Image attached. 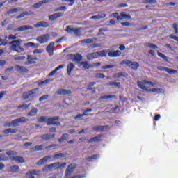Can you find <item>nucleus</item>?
Masks as SVG:
<instances>
[{
  "mask_svg": "<svg viewBox=\"0 0 178 178\" xmlns=\"http://www.w3.org/2000/svg\"><path fill=\"white\" fill-rule=\"evenodd\" d=\"M11 161H14L16 163H24V158L19 156H12L10 157Z\"/></svg>",
  "mask_w": 178,
  "mask_h": 178,
  "instance_id": "13",
  "label": "nucleus"
},
{
  "mask_svg": "<svg viewBox=\"0 0 178 178\" xmlns=\"http://www.w3.org/2000/svg\"><path fill=\"white\" fill-rule=\"evenodd\" d=\"M11 44V49L15 52H24V49L20 47V41L13 40L10 43Z\"/></svg>",
  "mask_w": 178,
  "mask_h": 178,
  "instance_id": "2",
  "label": "nucleus"
},
{
  "mask_svg": "<svg viewBox=\"0 0 178 178\" xmlns=\"http://www.w3.org/2000/svg\"><path fill=\"white\" fill-rule=\"evenodd\" d=\"M112 67H115V65H104L102 67V69H103V70H105L106 69H112Z\"/></svg>",
  "mask_w": 178,
  "mask_h": 178,
  "instance_id": "57",
  "label": "nucleus"
},
{
  "mask_svg": "<svg viewBox=\"0 0 178 178\" xmlns=\"http://www.w3.org/2000/svg\"><path fill=\"white\" fill-rule=\"evenodd\" d=\"M112 98H116V96L115 95H106V96H101L99 97V99H111Z\"/></svg>",
  "mask_w": 178,
  "mask_h": 178,
  "instance_id": "42",
  "label": "nucleus"
},
{
  "mask_svg": "<svg viewBox=\"0 0 178 178\" xmlns=\"http://www.w3.org/2000/svg\"><path fill=\"white\" fill-rule=\"evenodd\" d=\"M24 46L26 48H37V47H38V44H35L34 42H29L28 43H25Z\"/></svg>",
  "mask_w": 178,
  "mask_h": 178,
  "instance_id": "35",
  "label": "nucleus"
},
{
  "mask_svg": "<svg viewBox=\"0 0 178 178\" xmlns=\"http://www.w3.org/2000/svg\"><path fill=\"white\" fill-rule=\"evenodd\" d=\"M19 165H14L10 167V172H12L13 173H16L17 172L19 171Z\"/></svg>",
  "mask_w": 178,
  "mask_h": 178,
  "instance_id": "39",
  "label": "nucleus"
},
{
  "mask_svg": "<svg viewBox=\"0 0 178 178\" xmlns=\"http://www.w3.org/2000/svg\"><path fill=\"white\" fill-rule=\"evenodd\" d=\"M167 73H168L169 74H175V73H177V70L171 68H168Z\"/></svg>",
  "mask_w": 178,
  "mask_h": 178,
  "instance_id": "52",
  "label": "nucleus"
},
{
  "mask_svg": "<svg viewBox=\"0 0 178 178\" xmlns=\"http://www.w3.org/2000/svg\"><path fill=\"white\" fill-rule=\"evenodd\" d=\"M2 133H3V134H6V136H8V134H16V133H17V129L8 128V129H6V130L3 131Z\"/></svg>",
  "mask_w": 178,
  "mask_h": 178,
  "instance_id": "21",
  "label": "nucleus"
},
{
  "mask_svg": "<svg viewBox=\"0 0 178 178\" xmlns=\"http://www.w3.org/2000/svg\"><path fill=\"white\" fill-rule=\"evenodd\" d=\"M64 15L65 13L60 12L49 15V22H54V20H57V19H59V17H62Z\"/></svg>",
  "mask_w": 178,
  "mask_h": 178,
  "instance_id": "9",
  "label": "nucleus"
},
{
  "mask_svg": "<svg viewBox=\"0 0 178 178\" xmlns=\"http://www.w3.org/2000/svg\"><path fill=\"white\" fill-rule=\"evenodd\" d=\"M26 122H29L28 118H26V117H21L12 120V124L14 127H17V126H19V123H26Z\"/></svg>",
  "mask_w": 178,
  "mask_h": 178,
  "instance_id": "6",
  "label": "nucleus"
},
{
  "mask_svg": "<svg viewBox=\"0 0 178 178\" xmlns=\"http://www.w3.org/2000/svg\"><path fill=\"white\" fill-rule=\"evenodd\" d=\"M120 55H122V51H120V50H115L114 51H110L108 53V56H109L110 58H118L120 56Z\"/></svg>",
  "mask_w": 178,
  "mask_h": 178,
  "instance_id": "15",
  "label": "nucleus"
},
{
  "mask_svg": "<svg viewBox=\"0 0 178 178\" xmlns=\"http://www.w3.org/2000/svg\"><path fill=\"white\" fill-rule=\"evenodd\" d=\"M108 125H104V126H95L93 127V130L95 131H105V130H106V129H108Z\"/></svg>",
  "mask_w": 178,
  "mask_h": 178,
  "instance_id": "20",
  "label": "nucleus"
},
{
  "mask_svg": "<svg viewBox=\"0 0 178 178\" xmlns=\"http://www.w3.org/2000/svg\"><path fill=\"white\" fill-rule=\"evenodd\" d=\"M107 86H111V87H118V88H120V82H108Z\"/></svg>",
  "mask_w": 178,
  "mask_h": 178,
  "instance_id": "41",
  "label": "nucleus"
},
{
  "mask_svg": "<svg viewBox=\"0 0 178 178\" xmlns=\"http://www.w3.org/2000/svg\"><path fill=\"white\" fill-rule=\"evenodd\" d=\"M63 67H65V64H62L58 65V67H56L53 71H51L49 74V76H54V74H55V73H56V72H58V70H60V69H63Z\"/></svg>",
  "mask_w": 178,
  "mask_h": 178,
  "instance_id": "28",
  "label": "nucleus"
},
{
  "mask_svg": "<svg viewBox=\"0 0 178 178\" xmlns=\"http://www.w3.org/2000/svg\"><path fill=\"white\" fill-rule=\"evenodd\" d=\"M47 126H60V122H59V117L54 116L49 118L47 120Z\"/></svg>",
  "mask_w": 178,
  "mask_h": 178,
  "instance_id": "3",
  "label": "nucleus"
},
{
  "mask_svg": "<svg viewBox=\"0 0 178 178\" xmlns=\"http://www.w3.org/2000/svg\"><path fill=\"white\" fill-rule=\"evenodd\" d=\"M62 10H66V6H60L54 10V12H60Z\"/></svg>",
  "mask_w": 178,
  "mask_h": 178,
  "instance_id": "55",
  "label": "nucleus"
},
{
  "mask_svg": "<svg viewBox=\"0 0 178 178\" xmlns=\"http://www.w3.org/2000/svg\"><path fill=\"white\" fill-rule=\"evenodd\" d=\"M38 91V88L32 89L22 94V98L24 99H29V98H34L35 97V92Z\"/></svg>",
  "mask_w": 178,
  "mask_h": 178,
  "instance_id": "4",
  "label": "nucleus"
},
{
  "mask_svg": "<svg viewBox=\"0 0 178 178\" xmlns=\"http://www.w3.org/2000/svg\"><path fill=\"white\" fill-rule=\"evenodd\" d=\"M104 31H106V30H105V28H100L99 29V32L97 33V35H105Z\"/></svg>",
  "mask_w": 178,
  "mask_h": 178,
  "instance_id": "51",
  "label": "nucleus"
},
{
  "mask_svg": "<svg viewBox=\"0 0 178 178\" xmlns=\"http://www.w3.org/2000/svg\"><path fill=\"white\" fill-rule=\"evenodd\" d=\"M50 35L49 34H44L41 36H39L36 41L40 44H45V42H48L49 41Z\"/></svg>",
  "mask_w": 178,
  "mask_h": 178,
  "instance_id": "7",
  "label": "nucleus"
},
{
  "mask_svg": "<svg viewBox=\"0 0 178 178\" xmlns=\"http://www.w3.org/2000/svg\"><path fill=\"white\" fill-rule=\"evenodd\" d=\"M33 15L32 11H25L24 13H21L19 15L16 17V19L19 20V19H22L24 17V16H31Z\"/></svg>",
  "mask_w": 178,
  "mask_h": 178,
  "instance_id": "25",
  "label": "nucleus"
},
{
  "mask_svg": "<svg viewBox=\"0 0 178 178\" xmlns=\"http://www.w3.org/2000/svg\"><path fill=\"white\" fill-rule=\"evenodd\" d=\"M43 147L44 145H36L31 148V151L33 152H37V151H42Z\"/></svg>",
  "mask_w": 178,
  "mask_h": 178,
  "instance_id": "33",
  "label": "nucleus"
},
{
  "mask_svg": "<svg viewBox=\"0 0 178 178\" xmlns=\"http://www.w3.org/2000/svg\"><path fill=\"white\" fill-rule=\"evenodd\" d=\"M67 138H69V134H63L60 138H59L58 140V143H63V141H66V140H67Z\"/></svg>",
  "mask_w": 178,
  "mask_h": 178,
  "instance_id": "38",
  "label": "nucleus"
},
{
  "mask_svg": "<svg viewBox=\"0 0 178 178\" xmlns=\"http://www.w3.org/2000/svg\"><path fill=\"white\" fill-rule=\"evenodd\" d=\"M81 66H83L84 69H91V67H93V65L91 64H89L88 62L87 61L81 62Z\"/></svg>",
  "mask_w": 178,
  "mask_h": 178,
  "instance_id": "31",
  "label": "nucleus"
},
{
  "mask_svg": "<svg viewBox=\"0 0 178 178\" xmlns=\"http://www.w3.org/2000/svg\"><path fill=\"white\" fill-rule=\"evenodd\" d=\"M23 10H24V8L22 7L12 8L6 13V16H9L10 15H13V13H17V12H22Z\"/></svg>",
  "mask_w": 178,
  "mask_h": 178,
  "instance_id": "12",
  "label": "nucleus"
},
{
  "mask_svg": "<svg viewBox=\"0 0 178 178\" xmlns=\"http://www.w3.org/2000/svg\"><path fill=\"white\" fill-rule=\"evenodd\" d=\"M146 45L148 48H151V49H158V46L154 43H146Z\"/></svg>",
  "mask_w": 178,
  "mask_h": 178,
  "instance_id": "45",
  "label": "nucleus"
},
{
  "mask_svg": "<svg viewBox=\"0 0 178 178\" xmlns=\"http://www.w3.org/2000/svg\"><path fill=\"white\" fill-rule=\"evenodd\" d=\"M112 15H113V17H114V19H117L118 22H119V20H122V18L120 17V16H119V13H114Z\"/></svg>",
  "mask_w": 178,
  "mask_h": 178,
  "instance_id": "53",
  "label": "nucleus"
},
{
  "mask_svg": "<svg viewBox=\"0 0 178 178\" xmlns=\"http://www.w3.org/2000/svg\"><path fill=\"white\" fill-rule=\"evenodd\" d=\"M157 55H158V56H159V58H162L163 59V60H165V62H168L169 58H168V56H166V55H165L163 53L157 51Z\"/></svg>",
  "mask_w": 178,
  "mask_h": 178,
  "instance_id": "40",
  "label": "nucleus"
},
{
  "mask_svg": "<svg viewBox=\"0 0 178 178\" xmlns=\"http://www.w3.org/2000/svg\"><path fill=\"white\" fill-rule=\"evenodd\" d=\"M56 94L58 95H69L72 94V91L70 90H66V89H58Z\"/></svg>",
  "mask_w": 178,
  "mask_h": 178,
  "instance_id": "17",
  "label": "nucleus"
},
{
  "mask_svg": "<svg viewBox=\"0 0 178 178\" xmlns=\"http://www.w3.org/2000/svg\"><path fill=\"white\" fill-rule=\"evenodd\" d=\"M170 40H175V41H177L178 42V37L176 35H170Z\"/></svg>",
  "mask_w": 178,
  "mask_h": 178,
  "instance_id": "64",
  "label": "nucleus"
},
{
  "mask_svg": "<svg viewBox=\"0 0 178 178\" xmlns=\"http://www.w3.org/2000/svg\"><path fill=\"white\" fill-rule=\"evenodd\" d=\"M48 97H49L48 95H45L40 97L39 98L40 102H41L42 101H45V99H48Z\"/></svg>",
  "mask_w": 178,
  "mask_h": 178,
  "instance_id": "60",
  "label": "nucleus"
},
{
  "mask_svg": "<svg viewBox=\"0 0 178 178\" xmlns=\"http://www.w3.org/2000/svg\"><path fill=\"white\" fill-rule=\"evenodd\" d=\"M66 163H59L58 167H57V170L63 169V168H66Z\"/></svg>",
  "mask_w": 178,
  "mask_h": 178,
  "instance_id": "59",
  "label": "nucleus"
},
{
  "mask_svg": "<svg viewBox=\"0 0 178 178\" xmlns=\"http://www.w3.org/2000/svg\"><path fill=\"white\" fill-rule=\"evenodd\" d=\"M34 27H35V29H38L40 27L47 29V27H49V22H47L45 21H40L38 22L36 24H35Z\"/></svg>",
  "mask_w": 178,
  "mask_h": 178,
  "instance_id": "14",
  "label": "nucleus"
},
{
  "mask_svg": "<svg viewBox=\"0 0 178 178\" xmlns=\"http://www.w3.org/2000/svg\"><path fill=\"white\" fill-rule=\"evenodd\" d=\"M138 87L143 91H147V87L145 86L144 82L140 81H137Z\"/></svg>",
  "mask_w": 178,
  "mask_h": 178,
  "instance_id": "34",
  "label": "nucleus"
},
{
  "mask_svg": "<svg viewBox=\"0 0 178 178\" xmlns=\"http://www.w3.org/2000/svg\"><path fill=\"white\" fill-rule=\"evenodd\" d=\"M120 17L122 19H131V15L129 14H125L124 13H121V16Z\"/></svg>",
  "mask_w": 178,
  "mask_h": 178,
  "instance_id": "48",
  "label": "nucleus"
},
{
  "mask_svg": "<svg viewBox=\"0 0 178 178\" xmlns=\"http://www.w3.org/2000/svg\"><path fill=\"white\" fill-rule=\"evenodd\" d=\"M172 27L174 29L175 34H178V24L175 23L172 24Z\"/></svg>",
  "mask_w": 178,
  "mask_h": 178,
  "instance_id": "56",
  "label": "nucleus"
},
{
  "mask_svg": "<svg viewBox=\"0 0 178 178\" xmlns=\"http://www.w3.org/2000/svg\"><path fill=\"white\" fill-rule=\"evenodd\" d=\"M99 158V154H94L91 157L86 158V160L88 162H91V161H97V159Z\"/></svg>",
  "mask_w": 178,
  "mask_h": 178,
  "instance_id": "37",
  "label": "nucleus"
},
{
  "mask_svg": "<svg viewBox=\"0 0 178 178\" xmlns=\"http://www.w3.org/2000/svg\"><path fill=\"white\" fill-rule=\"evenodd\" d=\"M39 123H44V122H47V120H48V118L45 116H42L38 119Z\"/></svg>",
  "mask_w": 178,
  "mask_h": 178,
  "instance_id": "49",
  "label": "nucleus"
},
{
  "mask_svg": "<svg viewBox=\"0 0 178 178\" xmlns=\"http://www.w3.org/2000/svg\"><path fill=\"white\" fill-rule=\"evenodd\" d=\"M29 175V176H40L41 175V171L40 170H31L29 171L28 173H26V175Z\"/></svg>",
  "mask_w": 178,
  "mask_h": 178,
  "instance_id": "23",
  "label": "nucleus"
},
{
  "mask_svg": "<svg viewBox=\"0 0 178 178\" xmlns=\"http://www.w3.org/2000/svg\"><path fill=\"white\" fill-rule=\"evenodd\" d=\"M70 58L72 62H77V63L81 62L83 59V56L81 54L76 53L75 54H70Z\"/></svg>",
  "mask_w": 178,
  "mask_h": 178,
  "instance_id": "8",
  "label": "nucleus"
},
{
  "mask_svg": "<svg viewBox=\"0 0 178 178\" xmlns=\"http://www.w3.org/2000/svg\"><path fill=\"white\" fill-rule=\"evenodd\" d=\"M48 2H49V0H42L39 1L38 3H36L33 5L34 8H35L36 9H38V8H40V6H42V5H44V3H48Z\"/></svg>",
  "mask_w": 178,
  "mask_h": 178,
  "instance_id": "29",
  "label": "nucleus"
},
{
  "mask_svg": "<svg viewBox=\"0 0 178 178\" xmlns=\"http://www.w3.org/2000/svg\"><path fill=\"white\" fill-rule=\"evenodd\" d=\"M55 49V42H51L48 46L46 47V51L48 52L49 55L50 56H52L54 55V51Z\"/></svg>",
  "mask_w": 178,
  "mask_h": 178,
  "instance_id": "10",
  "label": "nucleus"
},
{
  "mask_svg": "<svg viewBox=\"0 0 178 178\" xmlns=\"http://www.w3.org/2000/svg\"><path fill=\"white\" fill-rule=\"evenodd\" d=\"M27 30H33V26H30L29 25H22L16 29H15V31H27Z\"/></svg>",
  "mask_w": 178,
  "mask_h": 178,
  "instance_id": "16",
  "label": "nucleus"
},
{
  "mask_svg": "<svg viewBox=\"0 0 178 178\" xmlns=\"http://www.w3.org/2000/svg\"><path fill=\"white\" fill-rule=\"evenodd\" d=\"M95 77L96 79H105V75L103 73H97Z\"/></svg>",
  "mask_w": 178,
  "mask_h": 178,
  "instance_id": "54",
  "label": "nucleus"
},
{
  "mask_svg": "<svg viewBox=\"0 0 178 178\" xmlns=\"http://www.w3.org/2000/svg\"><path fill=\"white\" fill-rule=\"evenodd\" d=\"M82 42H83V44H91V42H92V39H85Z\"/></svg>",
  "mask_w": 178,
  "mask_h": 178,
  "instance_id": "61",
  "label": "nucleus"
},
{
  "mask_svg": "<svg viewBox=\"0 0 178 178\" xmlns=\"http://www.w3.org/2000/svg\"><path fill=\"white\" fill-rule=\"evenodd\" d=\"M0 161H8V157H5V154H0ZM5 169V164L0 163V170Z\"/></svg>",
  "mask_w": 178,
  "mask_h": 178,
  "instance_id": "27",
  "label": "nucleus"
},
{
  "mask_svg": "<svg viewBox=\"0 0 178 178\" xmlns=\"http://www.w3.org/2000/svg\"><path fill=\"white\" fill-rule=\"evenodd\" d=\"M65 31L67 33H74V28L72 27V26H67Z\"/></svg>",
  "mask_w": 178,
  "mask_h": 178,
  "instance_id": "50",
  "label": "nucleus"
},
{
  "mask_svg": "<svg viewBox=\"0 0 178 178\" xmlns=\"http://www.w3.org/2000/svg\"><path fill=\"white\" fill-rule=\"evenodd\" d=\"M144 3H156V0H145Z\"/></svg>",
  "mask_w": 178,
  "mask_h": 178,
  "instance_id": "62",
  "label": "nucleus"
},
{
  "mask_svg": "<svg viewBox=\"0 0 178 178\" xmlns=\"http://www.w3.org/2000/svg\"><path fill=\"white\" fill-rule=\"evenodd\" d=\"M38 112V110L37 109V108H33L27 113V116H35Z\"/></svg>",
  "mask_w": 178,
  "mask_h": 178,
  "instance_id": "36",
  "label": "nucleus"
},
{
  "mask_svg": "<svg viewBox=\"0 0 178 178\" xmlns=\"http://www.w3.org/2000/svg\"><path fill=\"white\" fill-rule=\"evenodd\" d=\"M130 67H131L133 70H137V69L140 67V64L136 61H134V62L131 61Z\"/></svg>",
  "mask_w": 178,
  "mask_h": 178,
  "instance_id": "32",
  "label": "nucleus"
},
{
  "mask_svg": "<svg viewBox=\"0 0 178 178\" xmlns=\"http://www.w3.org/2000/svg\"><path fill=\"white\" fill-rule=\"evenodd\" d=\"M114 79H120V77H126V72H122L118 73H115L113 74Z\"/></svg>",
  "mask_w": 178,
  "mask_h": 178,
  "instance_id": "30",
  "label": "nucleus"
},
{
  "mask_svg": "<svg viewBox=\"0 0 178 178\" xmlns=\"http://www.w3.org/2000/svg\"><path fill=\"white\" fill-rule=\"evenodd\" d=\"M88 60H92V59H97L98 58L97 52L89 53L86 55Z\"/></svg>",
  "mask_w": 178,
  "mask_h": 178,
  "instance_id": "24",
  "label": "nucleus"
},
{
  "mask_svg": "<svg viewBox=\"0 0 178 178\" xmlns=\"http://www.w3.org/2000/svg\"><path fill=\"white\" fill-rule=\"evenodd\" d=\"M6 155H8V156H13L15 155H19V153L16 151H13V150H10L8 152H6Z\"/></svg>",
  "mask_w": 178,
  "mask_h": 178,
  "instance_id": "43",
  "label": "nucleus"
},
{
  "mask_svg": "<svg viewBox=\"0 0 178 178\" xmlns=\"http://www.w3.org/2000/svg\"><path fill=\"white\" fill-rule=\"evenodd\" d=\"M102 137V135H97L95 137L91 138L88 141V143L90 144L91 143H98L99 141H102L101 138Z\"/></svg>",
  "mask_w": 178,
  "mask_h": 178,
  "instance_id": "19",
  "label": "nucleus"
},
{
  "mask_svg": "<svg viewBox=\"0 0 178 178\" xmlns=\"http://www.w3.org/2000/svg\"><path fill=\"white\" fill-rule=\"evenodd\" d=\"M30 106V104L27 105V104H21L17 106L18 109H22V108H24V109H27V108H29Z\"/></svg>",
  "mask_w": 178,
  "mask_h": 178,
  "instance_id": "58",
  "label": "nucleus"
},
{
  "mask_svg": "<svg viewBox=\"0 0 178 178\" xmlns=\"http://www.w3.org/2000/svg\"><path fill=\"white\" fill-rule=\"evenodd\" d=\"M31 56L29 55L27 57L28 61L25 63V65H34L35 62L31 58Z\"/></svg>",
  "mask_w": 178,
  "mask_h": 178,
  "instance_id": "44",
  "label": "nucleus"
},
{
  "mask_svg": "<svg viewBox=\"0 0 178 178\" xmlns=\"http://www.w3.org/2000/svg\"><path fill=\"white\" fill-rule=\"evenodd\" d=\"M74 69V64L73 63H69L67 65V74H68V76H70Z\"/></svg>",
  "mask_w": 178,
  "mask_h": 178,
  "instance_id": "26",
  "label": "nucleus"
},
{
  "mask_svg": "<svg viewBox=\"0 0 178 178\" xmlns=\"http://www.w3.org/2000/svg\"><path fill=\"white\" fill-rule=\"evenodd\" d=\"M41 140H42V141H48V140H51V138H55V134H43L41 136Z\"/></svg>",
  "mask_w": 178,
  "mask_h": 178,
  "instance_id": "18",
  "label": "nucleus"
},
{
  "mask_svg": "<svg viewBox=\"0 0 178 178\" xmlns=\"http://www.w3.org/2000/svg\"><path fill=\"white\" fill-rule=\"evenodd\" d=\"M92 108H87L82 114H78L74 118L75 120H83V116H88V112H92Z\"/></svg>",
  "mask_w": 178,
  "mask_h": 178,
  "instance_id": "11",
  "label": "nucleus"
},
{
  "mask_svg": "<svg viewBox=\"0 0 178 178\" xmlns=\"http://www.w3.org/2000/svg\"><path fill=\"white\" fill-rule=\"evenodd\" d=\"M54 158V159H60L61 158H66V154L64 153H58L54 154L52 156H45L42 159H40L37 163L36 165H44V163L48 162V161Z\"/></svg>",
  "mask_w": 178,
  "mask_h": 178,
  "instance_id": "1",
  "label": "nucleus"
},
{
  "mask_svg": "<svg viewBox=\"0 0 178 178\" xmlns=\"http://www.w3.org/2000/svg\"><path fill=\"white\" fill-rule=\"evenodd\" d=\"M97 54H98V58H99V56L102 58L104 56H106L108 52L106 50H102L100 51H97Z\"/></svg>",
  "mask_w": 178,
  "mask_h": 178,
  "instance_id": "47",
  "label": "nucleus"
},
{
  "mask_svg": "<svg viewBox=\"0 0 178 178\" xmlns=\"http://www.w3.org/2000/svg\"><path fill=\"white\" fill-rule=\"evenodd\" d=\"M15 69L17 72H19V73H29V69L26 68L24 66L17 65Z\"/></svg>",
  "mask_w": 178,
  "mask_h": 178,
  "instance_id": "22",
  "label": "nucleus"
},
{
  "mask_svg": "<svg viewBox=\"0 0 178 178\" xmlns=\"http://www.w3.org/2000/svg\"><path fill=\"white\" fill-rule=\"evenodd\" d=\"M131 64V61L129 60H123L120 63V65H127V66H129L130 67V65Z\"/></svg>",
  "mask_w": 178,
  "mask_h": 178,
  "instance_id": "46",
  "label": "nucleus"
},
{
  "mask_svg": "<svg viewBox=\"0 0 178 178\" xmlns=\"http://www.w3.org/2000/svg\"><path fill=\"white\" fill-rule=\"evenodd\" d=\"M76 168H77V165L76 163L70 164L67 168L65 170V175L66 177H69V176H70L74 172Z\"/></svg>",
  "mask_w": 178,
  "mask_h": 178,
  "instance_id": "5",
  "label": "nucleus"
},
{
  "mask_svg": "<svg viewBox=\"0 0 178 178\" xmlns=\"http://www.w3.org/2000/svg\"><path fill=\"white\" fill-rule=\"evenodd\" d=\"M97 16H98L99 19H104V17H106V14L99 13V14H97Z\"/></svg>",
  "mask_w": 178,
  "mask_h": 178,
  "instance_id": "63",
  "label": "nucleus"
}]
</instances>
